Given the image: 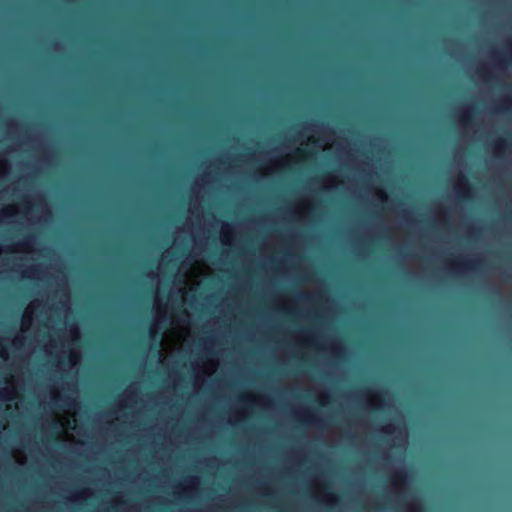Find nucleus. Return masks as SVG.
<instances>
[{
  "mask_svg": "<svg viewBox=\"0 0 512 512\" xmlns=\"http://www.w3.org/2000/svg\"><path fill=\"white\" fill-rule=\"evenodd\" d=\"M35 246L34 238L5 248L0 246V273L11 271L18 273L20 278L38 280L53 277L61 288V296L55 307H47L39 300L32 301L22 316L20 334L12 340L0 338V374L6 384L0 388V410L5 407L7 421L18 411L17 403L12 406L7 402L18 398L20 369L41 345L65 378L61 387L51 388L49 401L42 400L44 409L51 412L46 429L60 442H80V428L75 417L79 408L76 366L81 361V351L76 342L80 332L77 325L67 327L70 298L65 273L52 250H40Z\"/></svg>",
  "mask_w": 512,
  "mask_h": 512,
  "instance_id": "1",
  "label": "nucleus"
},
{
  "mask_svg": "<svg viewBox=\"0 0 512 512\" xmlns=\"http://www.w3.org/2000/svg\"><path fill=\"white\" fill-rule=\"evenodd\" d=\"M210 267L202 260L188 257L184 260L175 276L174 287L168 302L163 304L157 288L154 299V323L150 334L154 339L165 328L160 340L159 360L162 364L174 352H181L191 340L190 316L186 309L176 315V309H181L187 302V288L194 290L209 275Z\"/></svg>",
  "mask_w": 512,
  "mask_h": 512,
  "instance_id": "2",
  "label": "nucleus"
},
{
  "mask_svg": "<svg viewBox=\"0 0 512 512\" xmlns=\"http://www.w3.org/2000/svg\"><path fill=\"white\" fill-rule=\"evenodd\" d=\"M302 137H306L307 141H301L300 146L293 152L259 153L256 158L260 162V174L267 175L327 148H335L341 161L344 160V155L348 158L352 155L350 145L339 139L332 130L326 127L308 126L304 129Z\"/></svg>",
  "mask_w": 512,
  "mask_h": 512,
  "instance_id": "3",
  "label": "nucleus"
},
{
  "mask_svg": "<svg viewBox=\"0 0 512 512\" xmlns=\"http://www.w3.org/2000/svg\"><path fill=\"white\" fill-rule=\"evenodd\" d=\"M16 198L22 199L21 205L10 204L0 210V225L3 224H36L50 218L51 212L41 193H19Z\"/></svg>",
  "mask_w": 512,
  "mask_h": 512,
  "instance_id": "4",
  "label": "nucleus"
},
{
  "mask_svg": "<svg viewBox=\"0 0 512 512\" xmlns=\"http://www.w3.org/2000/svg\"><path fill=\"white\" fill-rule=\"evenodd\" d=\"M218 360L211 355L210 349L205 347V352L202 357L192 363L194 372V391L201 390L206 377L211 376L218 368Z\"/></svg>",
  "mask_w": 512,
  "mask_h": 512,
  "instance_id": "5",
  "label": "nucleus"
},
{
  "mask_svg": "<svg viewBox=\"0 0 512 512\" xmlns=\"http://www.w3.org/2000/svg\"><path fill=\"white\" fill-rule=\"evenodd\" d=\"M137 387L136 385L129 386L119 399L118 410L105 417V422L109 423L112 427L118 428L119 425L125 424L126 421L122 418L126 417V410L133 408L136 403Z\"/></svg>",
  "mask_w": 512,
  "mask_h": 512,
  "instance_id": "6",
  "label": "nucleus"
},
{
  "mask_svg": "<svg viewBox=\"0 0 512 512\" xmlns=\"http://www.w3.org/2000/svg\"><path fill=\"white\" fill-rule=\"evenodd\" d=\"M382 432L393 435L392 440L395 448H399L401 451L405 449L407 443V430L401 418L397 419L395 423L382 427Z\"/></svg>",
  "mask_w": 512,
  "mask_h": 512,
  "instance_id": "7",
  "label": "nucleus"
},
{
  "mask_svg": "<svg viewBox=\"0 0 512 512\" xmlns=\"http://www.w3.org/2000/svg\"><path fill=\"white\" fill-rule=\"evenodd\" d=\"M365 403L371 408H380L390 402V395L387 392L368 390L364 393Z\"/></svg>",
  "mask_w": 512,
  "mask_h": 512,
  "instance_id": "8",
  "label": "nucleus"
},
{
  "mask_svg": "<svg viewBox=\"0 0 512 512\" xmlns=\"http://www.w3.org/2000/svg\"><path fill=\"white\" fill-rule=\"evenodd\" d=\"M200 483L198 477H187L180 483L177 487H175L174 494L178 497L190 496L196 490Z\"/></svg>",
  "mask_w": 512,
  "mask_h": 512,
  "instance_id": "9",
  "label": "nucleus"
},
{
  "mask_svg": "<svg viewBox=\"0 0 512 512\" xmlns=\"http://www.w3.org/2000/svg\"><path fill=\"white\" fill-rule=\"evenodd\" d=\"M407 481V474L404 469H398L391 475V485L396 492H400Z\"/></svg>",
  "mask_w": 512,
  "mask_h": 512,
  "instance_id": "10",
  "label": "nucleus"
},
{
  "mask_svg": "<svg viewBox=\"0 0 512 512\" xmlns=\"http://www.w3.org/2000/svg\"><path fill=\"white\" fill-rule=\"evenodd\" d=\"M454 190L457 195L466 197L469 195V186L466 178L459 175L454 183Z\"/></svg>",
  "mask_w": 512,
  "mask_h": 512,
  "instance_id": "11",
  "label": "nucleus"
},
{
  "mask_svg": "<svg viewBox=\"0 0 512 512\" xmlns=\"http://www.w3.org/2000/svg\"><path fill=\"white\" fill-rule=\"evenodd\" d=\"M234 230L233 228L227 224L223 223L220 230V239L223 245H231L233 242Z\"/></svg>",
  "mask_w": 512,
  "mask_h": 512,
  "instance_id": "12",
  "label": "nucleus"
},
{
  "mask_svg": "<svg viewBox=\"0 0 512 512\" xmlns=\"http://www.w3.org/2000/svg\"><path fill=\"white\" fill-rule=\"evenodd\" d=\"M506 151L512 153V145L507 143V141L503 139H498L493 146V154L496 157H502L506 154Z\"/></svg>",
  "mask_w": 512,
  "mask_h": 512,
  "instance_id": "13",
  "label": "nucleus"
},
{
  "mask_svg": "<svg viewBox=\"0 0 512 512\" xmlns=\"http://www.w3.org/2000/svg\"><path fill=\"white\" fill-rule=\"evenodd\" d=\"M311 209V202L309 199L301 200L296 206L295 214L298 219H304Z\"/></svg>",
  "mask_w": 512,
  "mask_h": 512,
  "instance_id": "14",
  "label": "nucleus"
},
{
  "mask_svg": "<svg viewBox=\"0 0 512 512\" xmlns=\"http://www.w3.org/2000/svg\"><path fill=\"white\" fill-rule=\"evenodd\" d=\"M315 497L328 505H333L337 502V497L333 493L315 489Z\"/></svg>",
  "mask_w": 512,
  "mask_h": 512,
  "instance_id": "15",
  "label": "nucleus"
},
{
  "mask_svg": "<svg viewBox=\"0 0 512 512\" xmlns=\"http://www.w3.org/2000/svg\"><path fill=\"white\" fill-rule=\"evenodd\" d=\"M472 114V107L470 106H464L460 109L457 119L460 126L465 128L468 125V121Z\"/></svg>",
  "mask_w": 512,
  "mask_h": 512,
  "instance_id": "16",
  "label": "nucleus"
},
{
  "mask_svg": "<svg viewBox=\"0 0 512 512\" xmlns=\"http://www.w3.org/2000/svg\"><path fill=\"white\" fill-rule=\"evenodd\" d=\"M243 402L248 405H264V399L261 396L253 393H245L243 395Z\"/></svg>",
  "mask_w": 512,
  "mask_h": 512,
  "instance_id": "17",
  "label": "nucleus"
},
{
  "mask_svg": "<svg viewBox=\"0 0 512 512\" xmlns=\"http://www.w3.org/2000/svg\"><path fill=\"white\" fill-rule=\"evenodd\" d=\"M340 180L338 176L335 175H329L327 176L323 181V187L325 189L335 188L339 185Z\"/></svg>",
  "mask_w": 512,
  "mask_h": 512,
  "instance_id": "18",
  "label": "nucleus"
},
{
  "mask_svg": "<svg viewBox=\"0 0 512 512\" xmlns=\"http://www.w3.org/2000/svg\"><path fill=\"white\" fill-rule=\"evenodd\" d=\"M91 495H92V493H91L90 489H83L81 491L74 493L71 496V500H73V501L85 500V499L89 498Z\"/></svg>",
  "mask_w": 512,
  "mask_h": 512,
  "instance_id": "19",
  "label": "nucleus"
},
{
  "mask_svg": "<svg viewBox=\"0 0 512 512\" xmlns=\"http://www.w3.org/2000/svg\"><path fill=\"white\" fill-rule=\"evenodd\" d=\"M12 456L18 464L23 465L26 463V455L24 454V452L22 450L16 449V448L13 449Z\"/></svg>",
  "mask_w": 512,
  "mask_h": 512,
  "instance_id": "20",
  "label": "nucleus"
},
{
  "mask_svg": "<svg viewBox=\"0 0 512 512\" xmlns=\"http://www.w3.org/2000/svg\"><path fill=\"white\" fill-rule=\"evenodd\" d=\"M9 169L6 155H0V177L4 176Z\"/></svg>",
  "mask_w": 512,
  "mask_h": 512,
  "instance_id": "21",
  "label": "nucleus"
},
{
  "mask_svg": "<svg viewBox=\"0 0 512 512\" xmlns=\"http://www.w3.org/2000/svg\"><path fill=\"white\" fill-rule=\"evenodd\" d=\"M375 197L381 201V202H385L388 198L387 194L385 193V191L381 190V189H376L375 190Z\"/></svg>",
  "mask_w": 512,
  "mask_h": 512,
  "instance_id": "22",
  "label": "nucleus"
},
{
  "mask_svg": "<svg viewBox=\"0 0 512 512\" xmlns=\"http://www.w3.org/2000/svg\"><path fill=\"white\" fill-rule=\"evenodd\" d=\"M246 416V412L245 411H241L238 413L237 416L233 415L230 417V422L231 423H235V422H238L240 420H242L244 417Z\"/></svg>",
  "mask_w": 512,
  "mask_h": 512,
  "instance_id": "23",
  "label": "nucleus"
},
{
  "mask_svg": "<svg viewBox=\"0 0 512 512\" xmlns=\"http://www.w3.org/2000/svg\"><path fill=\"white\" fill-rule=\"evenodd\" d=\"M170 251H166L163 255H162V258H161V261L159 263V270L162 269L163 265H164V262L166 260V258L168 257Z\"/></svg>",
  "mask_w": 512,
  "mask_h": 512,
  "instance_id": "24",
  "label": "nucleus"
},
{
  "mask_svg": "<svg viewBox=\"0 0 512 512\" xmlns=\"http://www.w3.org/2000/svg\"><path fill=\"white\" fill-rule=\"evenodd\" d=\"M204 184V179H197L195 182V189L198 190L201 188V186Z\"/></svg>",
  "mask_w": 512,
  "mask_h": 512,
  "instance_id": "25",
  "label": "nucleus"
},
{
  "mask_svg": "<svg viewBox=\"0 0 512 512\" xmlns=\"http://www.w3.org/2000/svg\"><path fill=\"white\" fill-rule=\"evenodd\" d=\"M319 402H320L321 405H326V403H327L326 395L321 394L320 397H319Z\"/></svg>",
  "mask_w": 512,
  "mask_h": 512,
  "instance_id": "26",
  "label": "nucleus"
},
{
  "mask_svg": "<svg viewBox=\"0 0 512 512\" xmlns=\"http://www.w3.org/2000/svg\"><path fill=\"white\" fill-rule=\"evenodd\" d=\"M418 510H419L418 504H416V503L411 504V507L409 508V512H418Z\"/></svg>",
  "mask_w": 512,
  "mask_h": 512,
  "instance_id": "27",
  "label": "nucleus"
},
{
  "mask_svg": "<svg viewBox=\"0 0 512 512\" xmlns=\"http://www.w3.org/2000/svg\"><path fill=\"white\" fill-rule=\"evenodd\" d=\"M337 349H338L337 343H335V342L331 343V350H332V352L333 353H337Z\"/></svg>",
  "mask_w": 512,
  "mask_h": 512,
  "instance_id": "28",
  "label": "nucleus"
},
{
  "mask_svg": "<svg viewBox=\"0 0 512 512\" xmlns=\"http://www.w3.org/2000/svg\"><path fill=\"white\" fill-rule=\"evenodd\" d=\"M121 498H122V497H120V496H117V497H116V498L114 499V501H115V504H116L117 502H119Z\"/></svg>",
  "mask_w": 512,
  "mask_h": 512,
  "instance_id": "29",
  "label": "nucleus"
}]
</instances>
